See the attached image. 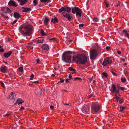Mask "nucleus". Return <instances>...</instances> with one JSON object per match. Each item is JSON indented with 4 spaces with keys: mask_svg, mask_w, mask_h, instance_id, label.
<instances>
[{
    "mask_svg": "<svg viewBox=\"0 0 129 129\" xmlns=\"http://www.w3.org/2000/svg\"><path fill=\"white\" fill-rule=\"evenodd\" d=\"M73 60L76 61L77 62L84 64L87 61V58L83 54L77 55L76 56H74Z\"/></svg>",
    "mask_w": 129,
    "mask_h": 129,
    "instance_id": "1",
    "label": "nucleus"
},
{
    "mask_svg": "<svg viewBox=\"0 0 129 129\" xmlns=\"http://www.w3.org/2000/svg\"><path fill=\"white\" fill-rule=\"evenodd\" d=\"M72 52L70 51H66L62 54V58L64 62H67L71 60L72 58L71 54Z\"/></svg>",
    "mask_w": 129,
    "mask_h": 129,
    "instance_id": "2",
    "label": "nucleus"
},
{
    "mask_svg": "<svg viewBox=\"0 0 129 129\" xmlns=\"http://www.w3.org/2000/svg\"><path fill=\"white\" fill-rule=\"evenodd\" d=\"M100 107L99 103L97 102H93L91 106V113L94 114L100 109Z\"/></svg>",
    "mask_w": 129,
    "mask_h": 129,
    "instance_id": "3",
    "label": "nucleus"
},
{
    "mask_svg": "<svg viewBox=\"0 0 129 129\" xmlns=\"http://www.w3.org/2000/svg\"><path fill=\"white\" fill-rule=\"evenodd\" d=\"M72 12L74 14L76 13V16H79L80 17H81V16L82 13V10L77 7L75 6L72 7Z\"/></svg>",
    "mask_w": 129,
    "mask_h": 129,
    "instance_id": "4",
    "label": "nucleus"
},
{
    "mask_svg": "<svg viewBox=\"0 0 129 129\" xmlns=\"http://www.w3.org/2000/svg\"><path fill=\"white\" fill-rule=\"evenodd\" d=\"M90 107L88 104L84 105L82 107L81 111L82 112L85 114H88L90 109Z\"/></svg>",
    "mask_w": 129,
    "mask_h": 129,
    "instance_id": "5",
    "label": "nucleus"
},
{
    "mask_svg": "<svg viewBox=\"0 0 129 129\" xmlns=\"http://www.w3.org/2000/svg\"><path fill=\"white\" fill-rule=\"evenodd\" d=\"M112 61L111 58L108 57H106L103 61L102 64L104 66L109 65L111 63Z\"/></svg>",
    "mask_w": 129,
    "mask_h": 129,
    "instance_id": "6",
    "label": "nucleus"
},
{
    "mask_svg": "<svg viewBox=\"0 0 129 129\" xmlns=\"http://www.w3.org/2000/svg\"><path fill=\"white\" fill-rule=\"evenodd\" d=\"M25 31L26 32H32L33 31L34 28L33 26L31 24H28L27 25H25Z\"/></svg>",
    "mask_w": 129,
    "mask_h": 129,
    "instance_id": "7",
    "label": "nucleus"
},
{
    "mask_svg": "<svg viewBox=\"0 0 129 129\" xmlns=\"http://www.w3.org/2000/svg\"><path fill=\"white\" fill-rule=\"evenodd\" d=\"M90 58L92 60L95 59L97 55V52L94 50L90 51Z\"/></svg>",
    "mask_w": 129,
    "mask_h": 129,
    "instance_id": "8",
    "label": "nucleus"
},
{
    "mask_svg": "<svg viewBox=\"0 0 129 129\" xmlns=\"http://www.w3.org/2000/svg\"><path fill=\"white\" fill-rule=\"evenodd\" d=\"M110 91L112 93L114 92L116 93H119L118 90L116 89V87L113 84L112 85L111 89L110 90Z\"/></svg>",
    "mask_w": 129,
    "mask_h": 129,
    "instance_id": "9",
    "label": "nucleus"
},
{
    "mask_svg": "<svg viewBox=\"0 0 129 129\" xmlns=\"http://www.w3.org/2000/svg\"><path fill=\"white\" fill-rule=\"evenodd\" d=\"M62 14L63 15L64 17L68 19L69 21H71L72 17L69 14L67 13L65 14L62 13Z\"/></svg>",
    "mask_w": 129,
    "mask_h": 129,
    "instance_id": "10",
    "label": "nucleus"
},
{
    "mask_svg": "<svg viewBox=\"0 0 129 129\" xmlns=\"http://www.w3.org/2000/svg\"><path fill=\"white\" fill-rule=\"evenodd\" d=\"M43 38H45L41 37L36 38L35 40V41L38 43H42L45 41Z\"/></svg>",
    "mask_w": 129,
    "mask_h": 129,
    "instance_id": "11",
    "label": "nucleus"
},
{
    "mask_svg": "<svg viewBox=\"0 0 129 129\" xmlns=\"http://www.w3.org/2000/svg\"><path fill=\"white\" fill-rule=\"evenodd\" d=\"M8 4L10 6H13L14 7H16L18 6V5L15 1L12 0L9 2Z\"/></svg>",
    "mask_w": 129,
    "mask_h": 129,
    "instance_id": "12",
    "label": "nucleus"
},
{
    "mask_svg": "<svg viewBox=\"0 0 129 129\" xmlns=\"http://www.w3.org/2000/svg\"><path fill=\"white\" fill-rule=\"evenodd\" d=\"M25 26L24 24H23L20 26L19 28V30L20 32H25L24 31V30L25 31Z\"/></svg>",
    "mask_w": 129,
    "mask_h": 129,
    "instance_id": "13",
    "label": "nucleus"
},
{
    "mask_svg": "<svg viewBox=\"0 0 129 129\" xmlns=\"http://www.w3.org/2000/svg\"><path fill=\"white\" fill-rule=\"evenodd\" d=\"M7 68V67L6 66H1L0 68V71L2 72L5 73L6 71Z\"/></svg>",
    "mask_w": 129,
    "mask_h": 129,
    "instance_id": "14",
    "label": "nucleus"
},
{
    "mask_svg": "<svg viewBox=\"0 0 129 129\" xmlns=\"http://www.w3.org/2000/svg\"><path fill=\"white\" fill-rule=\"evenodd\" d=\"M17 1L20 3L19 4L22 6L25 4L28 1L27 0H17Z\"/></svg>",
    "mask_w": 129,
    "mask_h": 129,
    "instance_id": "15",
    "label": "nucleus"
},
{
    "mask_svg": "<svg viewBox=\"0 0 129 129\" xmlns=\"http://www.w3.org/2000/svg\"><path fill=\"white\" fill-rule=\"evenodd\" d=\"M12 53V51H9L7 53H5L4 54V56L6 58H8Z\"/></svg>",
    "mask_w": 129,
    "mask_h": 129,
    "instance_id": "16",
    "label": "nucleus"
},
{
    "mask_svg": "<svg viewBox=\"0 0 129 129\" xmlns=\"http://www.w3.org/2000/svg\"><path fill=\"white\" fill-rule=\"evenodd\" d=\"M41 47L44 49L47 50L49 49V46L48 45L46 44H44L41 46Z\"/></svg>",
    "mask_w": 129,
    "mask_h": 129,
    "instance_id": "17",
    "label": "nucleus"
},
{
    "mask_svg": "<svg viewBox=\"0 0 129 129\" xmlns=\"http://www.w3.org/2000/svg\"><path fill=\"white\" fill-rule=\"evenodd\" d=\"M22 11L23 12H27L31 10V9L28 8H25L24 7H22Z\"/></svg>",
    "mask_w": 129,
    "mask_h": 129,
    "instance_id": "18",
    "label": "nucleus"
},
{
    "mask_svg": "<svg viewBox=\"0 0 129 129\" xmlns=\"http://www.w3.org/2000/svg\"><path fill=\"white\" fill-rule=\"evenodd\" d=\"M13 16L15 18L18 19L21 16L17 12H14V13Z\"/></svg>",
    "mask_w": 129,
    "mask_h": 129,
    "instance_id": "19",
    "label": "nucleus"
},
{
    "mask_svg": "<svg viewBox=\"0 0 129 129\" xmlns=\"http://www.w3.org/2000/svg\"><path fill=\"white\" fill-rule=\"evenodd\" d=\"M15 94L14 93L12 92L9 95V99L11 100L14 99L15 97Z\"/></svg>",
    "mask_w": 129,
    "mask_h": 129,
    "instance_id": "20",
    "label": "nucleus"
},
{
    "mask_svg": "<svg viewBox=\"0 0 129 129\" xmlns=\"http://www.w3.org/2000/svg\"><path fill=\"white\" fill-rule=\"evenodd\" d=\"M24 101L22 100L21 99L18 98L17 100L16 103L14 104H15L16 103H18V105H19L20 104H21Z\"/></svg>",
    "mask_w": 129,
    "mask_h": 129,
    "instance_id": "21",
    "label": "nucleus"
},
{
    "mask_svg": "<svg viewBox=\"0 0 129 129\" xmlns=\"http://www.w3.org/2000/svg\"><path fill=\"white\" fill-rule=\"evenodd\" d=\"M24 37L29 36L32 34V33H20Z\"/></svg>",
    "mask_w": 129,
    "mask_h": 129,
    "instance_id": "22",
    "label": "nucleus"
},
{
    "mask_svg": "<svg viewBox=\"0 0 129 129\" xmlns=\"http://www.w3.org/2000/svg\"><path fill=\"white\" fill-rule=\"evenodd\" d=\"M44 22L46 25H47V22L49 21V19L46 17H45L44 20Z\"/></svg>",
    "mask_w": 129,
    "mask_h": 129,
    "instance_id": "23",
    "label": "nucleus"
},
{
    "mask_svg": "<svg viewBox=\"0 0 129 129\" xmlns=\"http://www.w3.org/2000/svg\"><path fill=\"white\" fill-rule=\"evenodd\" d=\"M65 6L64 7H62L61 8L59 9L58 12L59 13H61V12H63L65 11Z\"/></svg>",
    "mask_w": 129,
    "mask_h": 129,
    "instance_id": "24",
    "label": "nucleus"
},
{
    "mask_svg": "<svg viewBox=\"0 0 129 129\" xmlns=\"http://www.w3.org/2000/svg\"><path fill=\"white\" fill-rule=\"evenodd\" d=\"M58 20L57 19L56 17L52 19L51 20V22H53L54 24L56 23H57L58 22Z\"/></svg>",
    "mask_w": 129,
    "mask_h": 129,
    "instance_id": "25",
    "label": "nucleus"
},
{
    "mask_svg": "<svg viewBox=\"0 0 129 129\" xmlns=\"http://www.w3.org/2000/svg\"><path fill=\"white\" fill-rule=\"evenodd\" d=\"M65 11L67 12L68 13H69L71 9L68 7L65 6Z\"/></svg>",
    "mask_w": 129,
    "mask_h": 129,
    "instance_id": "26",
    "label": "nucleus"
},
{
    "mask_svg": "<svg viewBox=\"0 0 129 129\" xmlns=\"http://www.w3.org/2000/svg\"><path fill=\"white\" fill-rule=\"evenodd\" d=\"M104 4L106 5L107 7H110L108 2L107 0H105L104 3Z\"/></svg>",
    "mask_w": 129,
    "mask_h": 129,
    "instance_id": "27",
    "label": "nucleus"
},
{
    "mask_svg": "<svg viewBox=\"0 0 129 129\" xmlns=\"http://www.w3.org/2000/svg\"><path fill=\"white\" fill-rule=\"evenodd\" d=\"M11 11L10 10L8 7H7L6 8L5 12L6 13H10Z\"/></svg>",
    "mask_w": 129,
    "mask_h": 129,
    "instance_id": "28",
    "label": "nucleus"
},
{
    "mask_svg": "<svg viewBox=\"0 0 129 129\" xmlns=\"http://www.w3.org/2000/svg\"><path fill=\"white\" fill-rule=\"evenodd\" d=\"M1 15L4 17L7 18V19H9V18L7 16V15H6L5 14H1Z\"/></svg>",
    "mask_w": 129,
    "mask_h": 129,
    "instance_id": "29",
    "label": "nucleus"
},
{
    "mask_svg": "<svg viewBox=\"0 0 129 129\" xmlns=\"http://www.w3.org/2000/svg\"><path fill=\"white\" fill-rule=\"evenodd\" d=\"M36 91H37L38 93L40 94L41 95L42 93V90L40 89H39L37 90H36Z\"/></svg>",
    "mask_w": 129,
    "mask_h": 129,
    "instance_id": "30",
    "label": "nucleus"
},
{
    "mask_svg": "<svg viewBox=\"0 0 129 129\" xmlns=\"http://www.w3.org/2000/svg\"><path fill=\"white\" fill-rule=\"evenodd\" d=\"M121 82L123 83L125 82L126 81V79L124 78H121Z\"/></svg>",
    "mask_w": 129,
    "mask_h": 129,
    "instance_id": "31",
    "label": "nucleus"
},
{
    "mask_svg": "<svg viewBox=\"0 0 129 129\" xmlns=\"http://www.w3.org/2000/svg\"><path fill=\"white\" fill-rule=\"evenodd\" d=\"M116 97L115 98L117 100V102L119 101V100L120 99V98L119 97L117 96V94H115Z\"/></svg>",
    "mask_w": 129,
    "mask_h": 129,
    "instance_id": "32",
    "label": "nucleus"
},
{
    "mask_svg": "<svg viewBox=\"0 0 129 129\" xmlns=\"http://www.w3.org/2000/svg\"><path fill=\"white\" fill-rule=\"evenodd\" d=\"M33 2L34 4V6H36L37 4V0H34Z\"/></svg>",
    "mask_w": 129,
    "mask_h": 129,
    "instance_id": "33",
    "label": "nucleus"
},
{
    "mask_svg": "<svg viewBox=\"0 0 129 129\" xmlns=\"http://www.w3.org/2000/svg\"><path fill=\"white\" fill-rule=\"evenodd\" d=\"M93 20L95 22H97L98 21V18H93Z\"/></svg>",
    "mask_w": 129,
    "mask_h": 129,
    "instance_id": "34",
    "label": "nucleus"
},
{
    "mask_svg": "<svg viewBox=\"0 0 129 129\" xmlns=\"http://www.w3.org/2000/svg\"><path fill=\"white\" fill-rule=\"evenodd\" d=\"M102 75L105 77H108V75L107 73L105 72H103L102 74Z\"/></svg>",
    "mask_w": 129,
    "mask_h": 129,
    "instance_id": "35",
    "label": "nucleus"
},
{
    "mask_svg": "<svg viewBox=\"0 0 129 129\" xmlns=\"http://www.w3.org/2000/svg\"><path fill=\"white\" fill-rule=\"evenodd\" d=\"M69 69L71 71H72L74 72H75L76 71L75 69H74L72 67H69Z\"/></svg>",
    "mask_w": 129,
    "mask_h": 129,
    "instance_id": "36",
    "label": "nucleus"
},
{
    "mask_svg": "<svg viewBox=\"0 0 129 129\" xmlns=\"http://www.w3.org/2000/svg\"><path fill=\"white\" fill-rule=\"evenodd\" d=\"M125 108L123 106H120V112H122L123 110Z\"/></svg>",
    "mask_w": 129,
    "mask_h": 129,
    "instance_id": "37",
    "label": "nucleus"
},
{
    "mask_svg": "<svg viewBox=\"0 0 129 129\" xmlns=\"http://www.w3.org/2000/svg\"><path fill=\"white\" fill-rule=\"evenodd\" d=\"M30 77H31V78H30V80H32L34 77V74H31V76H30Z\"/></svg>",
    "mask_w": 129,
    "mask_h": 129,
    "instance_id": "38",
    "label": "nucleus"
},
{
    "mask_svg": "<svg viewBox=\"0 0 129 129\" xmlns=\"http://www.w3.org/2000/svg\"><path fill=\"white\" fill-rule=\"evenodd\" d=\"M0 83H1V86L4 88H5V85H4V83L3 82H2V81H1L0 82Z\"/></svg>",
    "mask_w": 129,
    "mask_h": 129,
    "instance_id": "39",
    "label": "nucleus"
},
{
    "mask_svg": "<svg viewBox=\"0 0 129 129\" xmlns=\"http://www.w3.org/2000/svg\"><path fill=\"white\" fill-rule=\"evenodd\" d=\"M74 81H75L76 80H81V79L80 78L76 77L74 78Z\"/></svg>",
    "mask_w": 129,
    "mask_h": 129,
    "instance_id": "40",
    "label": "nucleus"
},
{
    "mask_svg": "<svg viewBox=\"0 0 129 129\" xmlns=\"http://www.w3.org/2000/svg\"><path fill=\"white\" fill-rule=\"evenodd\" d=\"M19 70L21 72H22L23 71V67H20L19 68Z\"/></svg>",
    "mask_w": 129,
    "mask_h": 129,
    "instance_id": "41",
    "label": "nucleus"
},
{
    "mask_svg": "<svg viewBox=\"0 0 129 129\" xmlns=\"http://www.w3.org/2000/svg\"><path fill=\"white\" fill-rule=\"evenodd\" d=\"M123 99L122 98H121L119 99V103L120 104H121L123 103Z\"/></svg>",
    "mask_w": 129,
    "mask_h": 129,
    "instance_id": "42",
    "label": "nucleus"
},
{
    "mask_svg": "<svg viewBox=\"0 0 129 129\" xmlns=\"http://www.w3.org/2000/svg\"><path fill=\"white\" fill-rule=\"evenodd\" d=\"M111 72L112 73L113 75L115 76H117V74L115 73L114 72L112 71H111Z\"/></svg>",
    "mask_w": 129,
    "mask_h": 129,
    "instance_id": "43",
    "label": "nucleus"
},
{
    "mask_svg": "<svg viewBox=\"0 0 129 129\" xmlns=\"http://www.w3.org/2000/svg\"><path fill=\"white\" fill-rule=\"evenodd\" d=\"M41 35L43 36H46L47 34L46 33H41Z\"/></svg>",
    "mask_w": 129,
    "mask_h": 129,
    "instance_id": "44",
    "label": "nucleus"
},
{
    "mask_svg": "<svg viewBox=\"0 0 129 129\" xmlns=\"http://www.w3.org/2000/svg\"><path fill=\"white\" fill-rule=\"evenodd\" d=\"M125 37H127L128 38H129V34H128L127 33H125Z\"/></svg>",
    "mask_w": 129,
    "mask_h": 129,
    "instance_id": "45",
    "label": "nucleus"
},
{
    "mask_svg": "<svg viewBox=\"0 0 129 129\" xmlns=\"http://www.w3.org/2000/svg\"><path fill=\"white\" fill-rule=\"evenodd\" d=\"M49 40H52V41H54L56 40V38H53L51 39H50Z\"/></svg>",
    "mask_w": 129,
    "mask_h": 129,
    "instance_id": "46",
    "label": "nucleus"
},
{
    "mask_svg": "<svg viewBox=\"0 0 129 129\" xmlns=\"http://www.w3.org/2000/svg\"><path fill=\"white\" fill-rule=\"evenodd\" d=\"M123 32H129V30H122Z\"/></svg>",
    "mask_w": 129,
    "mask_h": 129,
    "instance_id": "47",
    "label": "nucleus"
},
{
    "mask_svg": "<svg viewBox=\"0 0 129 129\" xmlns=\"http://www.w3.org/2000/svg\"><path fill=\"white\" fill-rule=\"evenodd\" d=\"M93 96V94L92 93H91L88 95V98H90L92 96Z\"/></svg>",
    "mask_w": 129,
    "mask_h": 129,
    "instance_id": "48",
    "label": "nucleus"
},
{
    "mask_svg": "<svg viewBox=\"0 0 129 129\" xmlns=\"http://www.w3.org/2000/svg\"><path fill=\"white\" fill-rule=\"evenodd\" d=\"M84 25L83 24H80L79 26V27H83V26Z\"/></svg>",
    "mask_w": 129,
    "mask_h": 129,
    "instance_id": "49",
    "label": "nucleus"
},
{
    "mask_svg": "<svg viewBox=\"0 0 129 129\" xmlns=\"http://www.w3.org/2000/svg\"><path fill=\"white\" fill-rule=\"evenodd\" d=\"M4 51V50L3 48L0 49V52H3Z\"/></svg>",
    "mask_w": 129,
    "mask_h": 129,
    "instance_id": "50",
    "label": "nucleus"
},
{
    "mask_svg": "<svg viewBox=\"0 0 129 129\" xmlns=\"http://www.w3.org/2000/svg\"><path fill=\"white\" fill-rule=\"evenodd\" d=\"M121 3H120V2H119L118 4H117V5H115L114 6H116V7H118V6H119L120 5Z\"/></svg>",
    "mask_w": 129,
    "mask_h": 129,
    "instance_id": "51",
    "label": "nucleus"
},
{
    "mask_svg": "<svg viewBox=\"0 0 129 129\" xmlns=\"http://www.w3.org/2000/svg\"><path fill=\"white\" fill-rule=\"evenodd\" d=\"M120 89L121 90L124 91L125 90V88L124 87H121Z\"/></svg>",
    "mask_w": 129,
    "mask_h": 129,
    "instance_id": "52",
    "label": "nucleus"
},
{
    "mask_svg": "<svg viewBox=\"0 0 129 129\" xmlns=\"http://www.w3.org/2000/svg\"><path fill=\"white\" fill-rule=\"evenodd\" d=\"M110 47L108 46H107L106 47V49L107 50H109L110 49Z\"/></svg>",
    "mask_w": 129,
    "mask_h": 129,
    "instance_id": "53",
    "label": "nucleus"
},
{
    "mask_svg": "<svg viewBox=\"0 0 129 129\" xmlns=\"http://www.w3.org/2000/svg\"><path fill=\"white\" fill-rule=\"evenodd\" d=\"M17 20H14V21L12 23V24H14L17 22Z\"/></svg>",
    "mask_w": 129,
    "mask_h": 129,
    "instance_id": "54",
    "label": "nucleus"
},
{
    "mask_svg": "<svg viewBox=\"0 0 129 129\" xmlns=\"http://www.w3.org/2000/svg\"><path fill=\"white\" fill-rule=\"evenodd\" d=\"M64 82V80L62 79H60V80L59 82L61 83H62Z\"/></svg>",
    "mask_w": 129,
    "mask_h": 129,
    "instance_id": "55",
    "label": "nucleus"
},
{
    "mask_svg": "<svg viewBox=\"0 0 129 129\" xmlns=\"http://www.w3.org/2000/svg\"><path fill=\"white\" fill-rule=\"evenodd\" d=\"M46 0H40L41 2L44 3H45L46 2Z\"/></svg>",
    "mask_w": 129,
    "mask_h": 129,
    "instance_id": "56",
    "label": "nucleus"
},
{
    "mask_svg": "<svg viewBox=\"0 0 129 129\" xmlns=\"http://www.w3.org/2000/svg\"><path fill=\"white\" fill-rule=\"evenodd\" d=\"M72 76L71 75V74H69V77L70 79H71L72 78Z\"/></svg>",
    "mask_w": 129,
    "mask_h": 129,
    "instance_id": "57",
    "label": "nucleus"
},
{
    "mask_svg": "<svg viewBox=\"0 0 129 129\" xmlns=\"http://www.w3.org/2000/svg\"><path fill=\"white\" fill-rule=\"evenodd\" d=\"M39 82V81H35L33 82V83L36 84V83H38Z\"/></svg>",
    "mask_w": 129,
    "mask_h": 129,
    "instance_id": "58",
    "label": "nucleus"
},
{
    "mask_svg": "<svg viewBox=\"0 0 129 129\" xmlns=\"http://www.w3.org/2000/svg\"><path fill=\"white\" fill-rule=\"evenodd\" d=\"M117 86L118 88V89L119 90L120 89L121 87H120L119 85H117Z\"/></svg>",
    "mask_w": 129,
    "mask_h": 129,
    "instance_id": "59",
    "label": "nucleus"
},
{
    "mask_svg": "<svg viewBox=\"0 0 129 129\" xmlns=\"http://www.w3.org/2000/svg\"><path fill=\"white\" fill-rule=\"evenodd\" d=\"M40 61V60L39 59H37V63H39Z\"/></svg>",
    "mask_w": 129,
    "mask_h": 129,
    "instance_id": "60",
    "label": "nucleus"
},
{
    "mask_svg": "<svg viewBox=\"0 0 129 129\" xmlns=\"http://www.w3.org/2000/svg\"><path fill=\"white\" fill-rule=\"evenodd\" d=\"M50 108L51 109H53L54 108V107L52 105H51L50 106Z\"/></svg>",
    "mask_w": 129,
    "mask_h": 129,
    "instance_id": "61",
    "label": "nucleus"
},
{
    "mask_svg": "<svg viewBox=\"0 0 129 129\" xmlns=\"http://www.w3.org/2000/svg\"><path fill=\"white\" fill-rule=\"evenodd\" d=\"M117 52L118 54H120L121 53V52L120 51H117Z\"/></svg>",
    "mask_w": 129,
    "mask_h": 129,
    "instance_id": "62",
    "label": "nucleus"
},
{
    "mask_svg": "<svg viewBox=\"0 0 129 129\" xmlns=\"http://www.w3.org/2000/svg\"><path fill=\"white\" fill-rule=\"evenodd\" d=\"M24 108V107L23 106H21V107L20 109L21 110L23 109Z\"/></svg>",
    "mask_w": 129,
    "mask_h": 129,
    "instance_id": "63",
    "label": "nucleus"
},
{
    "mask_svg": "<svg viewBox=\"0 0 129 129\" xmlns=\"http://www.w3.org/2000/svg\"><path fill=\"white\" fill-rule=\"evenodd\" d=\"M65 81L66 82H68L69 81V79H66Z\"/></svg>",
    "mask_w": 129,
    "mask_h": 129,
    "instance_id": "64",
    "label": "nucleus"
}]
</instances>
